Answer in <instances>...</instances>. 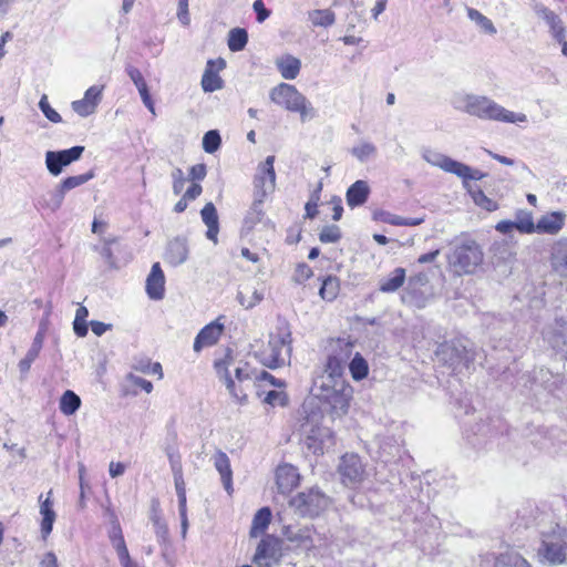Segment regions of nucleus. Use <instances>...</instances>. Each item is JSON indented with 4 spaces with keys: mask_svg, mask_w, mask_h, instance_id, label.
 I'll list each match as a JSON object with an SVG mask.
<instances>
[{
    "mask_svg": "<svg viewBox=\"0 0 567 567\" xmlns=\"http://www.w3.org/2000/svg\"><path fill=\"white\" fill-rule=\"evenodd\" d=\"M452 105L455 110L471 116L486 121H496L511 124L527 122V115L509 111L496 103L494 100L473 93H456L452 97Z\"/></svg>",
    "mask_w": 567,
    "mask_h": 567,
    "instance_id": "f257e3e1",
    "label": "nucleus"
},
{
    "mask_svg": "<svg viewBox=\"0 0 567 567\" xmlns=\"http://www.w3.org/2000/svg\"><path fill=\"white\" fill-rule=\"evenodd\" d=\"M301 415L300 432L307 449L313 454H323L324 450L333 445V433L329 427L322 426V412L310 400L303 403Z\"/></svg>",
    "mask_w": 567,
    "mask_h": 567,
    "instance_id": "f03ea898",
    "label": "nucleus"
},
{
    "mask_svg": "<svg viewBox=\"0 0 567 567\" xmlns=\"http://www.w3.org/2000/svg\"><path fill=\"white\" fill-rule=\"evenodd\" d=\"M316 398L326 405V411L332 420L341 419L348 414L353 399V388L346 380L337 383L315 385Z\"/></svg>",
    "mask_w": 567,
    "mask_h": 567,
    "instance_id": "7ed1b4c3",
    "label": "nucleus"
},
{
    "mask_svg": "<svg viewBox=\"0 0 567 567\" xmlns=\"http://www.w3.org/2000/svg\"><path fill=\"white\" fill-rule=\"evenodd\" d=\"M269 97L276 105L289 112L299 113L302 123L317 116V111L311 102L292 84L280 83L276 85L270 90Z\"/></svg>",
    "mask_w": 567,
    "mask_h": 567,
    "instance_id": "20e7f679",
    "label": "nucleus"
},
{
    "mask_svg": "<svg viewBox=\"0 0 567 567\" xmlns=\"http://www.w3.org/2000/svg\"><path fill=\"white\" fill-rule=\"evenodd\" d=\"M291 355V332L287 323H281L269 336L268 346L261 352V362L276 369L287 364Z\"/></svg>",
    "mask_w": 567,
    "mask_h": 567,
    "instance_id": "39448f33",
    "label": "nucleus"
},
{
    "mask_svg": "<svg viewBox=\"0 0 567 567\" xmlns=\"http://www.w3.org/2000/svg\"><path fill=\"white\" fill-rule=\"evenodd\" d=\"M483 259L484 254L474 240L456 245L447 255L449 266L460 276L474 274Z\"/></svg>",
    "mask_w": 567,
    "mask_h": 567,
    "instance_id": "423d86ee",
    "label": "nucleus"
},
{
    "mask_svg": "<svg viewBox=\"0 0 567 567\" xmlns=\"http://www.w3.org/2000/svg\"><path fill=\"white\" fill-rule=\"evenodd\" d=\"M284 535L290 544L306 554L322 555L328 548L327 536L319 533L313 526H288L285 528Z\"/></svg>",
    "mask_w": 567,
    "mask_h": 567,
    "instance_id": "0eeeda50",
    "label": "nucleus"
},
{
    "mask_svg": "<svg viewBox=\"0 0 567 567\" xmlns=\"http://www.w3.org/2000/svg\"><path fill=\"white\" fill-rule=\"evenodd\" d=\"M423 158L432 166H436L446 173L454 174L462 178L465 187H468V181H480L485 176L481 171L473 169L439 152L427 150L423 153Z\"/></svg>",
    "mask_w": 567,
    "mask_h": 567,
    "instance_id": "6e6552de",
    "label": "nucleus"
},
{
    "mask_svg": "<svg viewBox=\"0 0 567 567\" xmlns=\"http://www.w3.org/2000/svg\"><path fill=\"white\" fill-rule=\"evenodd\" d=\"M538 555L550 565H560L567 556V529L556 526L543 535Z\"/></svg>",
    "mask_w": 567,
    "mask_h": 567,
    "instance_id": "1a4fd4ad",
    "label": "nucleus"
},
{
    "mask_svg": "<svg viewBox=\"0 0 567 567\" xmlns=\"http://www.w3.org/2000/svg\"><path fill=\"white\" fill-rule=\"evenodd\" d=\"M330 505V498L318 488L298 493L289 501V506L302 517H316Z\"/></svg>",
    "mask_w": 567,
    "mask_h": 567,
    "instance_id": "9d476101",
    "label": "nucleus"
},
{
    "mask_svg": "<svg viewBox=\"0 0 567 567\" xmlns=\"http://www.w3.org/2000/svg\"><path fill=\"white\" fill-rule=\"evenodd\" d=\"M274 163L275 156L270 155L257 167L254 177V198H257L259 202H265L267 196L275 192L276 173Z\"/></svg>",
    "mask_w": 567,
    "mask_h": 567,
    "instance_id": "9b49d317",
    "label": "nucleus"
},
{
    "mask_svg": "<svg viewBox=\"0 0 567 567\" xmlns=\"http://www.w3.org/2000/svg\"><path fill=\"white\" fill-rule=\"evenodd\" d=\"M544 340L567 360V309L556 315L543 332Z\"/></svg>",
    "mask_w": 567,
    "mask_h": 567,
    "instance_id": "f8f14e48",
    "label": "nucleus"
},
{
    "mask_svg": "<svg viewBox=\"0 0 567 567\" xmlns=\"http://www.w3.org/2000/svg\"><path fill=\"white\" fill-rule=\"evenodd\" d=\"M171 468L174 477L175 489L178 498V513L181 518V534L185 539L188 530L186 484L179 460L171 457Z\"/></svg>",
    "mask_w": 567,
    "mask_h": 567,
    "instance_id": "ddd939ff",
    "label": "nucleus"
},
{
    "mask_svg": "<svg viewBox=\"0 0 567 567\" xmlns=\"http://www.w3.org/2000/svg\"><path fill=\"white\" fill-rule=\"evenodd\" d=\"M281 557V546L278 538L264 537L256 547L252 563L258 567H275Z\"/></svg>",
    "mask_w": 567,
    "mask_h": 567,
    "instance_id": "4468645a",
    "label": "nucleus"
},
{
    "mask_svg": "<svg viewBox=\"0 0 567 567\" xmlns=\"http://www.w3.org/2000/svg\"><path fill=\"white\" fill-rule=\"evenodd\" d=\"M84 152L83 146H73L64 151H48L45 153V165L50 174L58 176L64 166L78 161Z\"/></svg>",
    "mask_w": 567,
    "mask_h": 567,
    "instance_id": "2eb2a0df",
    "label": "nucleus"
},
{
    "mask_svg": "<svg viewBox=\"0 0 567 567\" xmlns=\"http://www.w3.org/2000/svg\"><path fill=\"white\" fill-rule=\"evenodd\" d=\"M339 473L346 485H355L361 483L365 477L364 467L357 454H346L342 456Z\"/></svg>",
    "mask_w": 567,
    "mask_h": 567,
    "instance_id": "dca6fc26",
    "label": "nucleus"
},
{
    "mask_svg": "<svg viewBox=\"0 0 567 567\" xmlns=\"http://www.w3.org/2000/svg\"><path fill=\"white\" fill-rule=\"evenodd\" d=\"M535 12L540 19L546 21L553 38L561 44V53L567 58L566 28L561 19L554 11L544 6H537Z\"/></svg>",
    "mask_w": 567,
    "mask_h": 567,
    "instance_id": "f3484780",
    "label": "nucleus"
},
{
    "mask_svg": "<svg viewBox=\"0 0 567 567\" xmlns=\"http://www.w3.org/2000/svg\"><path fill=\"white\" fill-rule=\"evenodd\" d=\"M234 365V359L230 351H227L224 359L215 362V369L218 377L224 381L229 394L238 402L246 400V394L236 381L231 378L229 369Z\"/></svg>",
    "mask_w": 567,
    "mask_h": 567,
    "instance_id": "a211bd4d",
    "label": "nucleus"
},
{
    "mask_svg": "<svg viewBox=\"0 0 567 567\" xmlns=\"http://www.w3.org/2000/svg\"><path fill=\"white\" fill-rule=\"evenodd\" d=\"M435 354L439 361L454 370L467 361L465 347L461 343H443L437 348Z\"/></svg>",
    "mask_w": 567,
    "mask_h": 567,
    "instance_id": "6ab92c4d",
    "label": "nucleus"
},
{
    "mask_svg": "<svg viewBox=\"0 0 567 567\" xmlns=\"http://www.w3.org/2000/svg\"><path fill=\"white\" fill-rule=\"evenodd\" d=\"M226 62L221 58L208 60L200 82L204 92H215L223 87L224 81L217 72L224 70Z\"/></svg>",
    "mask_w": 567,
    "mask_h": 567,
    "instance_id": "aec40b11",
    "label": "nucleus"
},
{
    "mask_svg": "<svg viewBox=\"0 0 567 567\" xmlns=\"http://www.w3.org/2000/svg\"><path fill=\"white\" fill-rule=\"evenodd\" d=\"M265 298V287L260 284H244L237 292V301L246 310L252 309Z\"/></svg>",
    "mask_w": 567,
    "mask_h": 567,
    "instance_id": "412c9836",
    "label": "nucleus"
},
{
    "mask_svg": "<svg viewBox=\"0 0 567 567\" xmlns=\"http://www.w3.org/2000/svg\"><path fill=\"white\" fill-rule=\"evenodd\" d=\"M300 480L297 467L291 464L279 465L276 470V485L281 494L290 493L298 486Z\"/></svg>",
    "mask_w": 567,
    "mask_h": 567,
    "instance_id": "4be33fe9",
    "label": "nucleus"
},
{
    "mask_svg": "<svg viewBox=\"0 0 567 567\" xmlns=\"http://www.w3.org/2000/svg\"><path fill=\"white\" fill-rule=\"evenodd\" d=\"M189 248L186 238L175 237L168 241L164 259L169 265L177 267L187 260Z\"/></svg>",
    "mask_w": 567,
    "mask_h": 567,
    "instance_id": "5701e85b",
    "label": "nucleus"
},
{
    "mask_svg": "<svg viewBox=\"0 0 567 567\" xmlns=\"http://www.w3.org/2000/svg\"><path fill=\"white\" fill-rule=\"evenodd\" d=\"M165 292V276L158 262H155L146 278V293L153 300H162Z\"/></svg>",
    "mask_w": 567,
    "mask_h": 567,
    "instance_id": "b1692460",
    "label": "nucleus"
},
{
    "mask_svg": "<svg viewBox=\"0 0 567 567\" xmlns=\"http://www.w3.org/2000/svg\"><path fill=\"white\" fill-rule=\"evenodd\" d=\"M213 464L216 468V471L220 475L221 483L224 485V488L226 492L231 495L234 488H233V471L230 467V460L227 456L226 453L221 451H217L212 456Z\"/></svg>",
    "mask_w": 567,
    "mask_h": 567,
    "instance_id": "393cba45",
    "label": "nucleus"
},
{
    "mask_svg": "<svg viewBox=\"0 0 567 567\" xmlns=\"http://www.w3.org/2000/svg\"><path fill=\"white\" fill-rule=\"evenodd\" d=\"M344 364L342 359L330 355L327 360L323 373L315 382V385H322V383L333 384L337 380H344L342 378Z\"/></svg>",
    "mask_w": 567,
    "mask_h": 567,
    "instance_id": "a878e982",
    "label": "nucleus"
},
{
    "mask_svg": "<svg viewBox=\"0 0 567 567\" xmlns=\"http://www.w3.org/2000/svg\"><path fill=\"white\" fill-rule=\"evenodd\" d=\"M566 214L553 212L542 216L536 224V233L556 235L565 225Z\"/></svg>",
    "mask_w": 567,
    "mask_h": 567,
    "instance_id": "bb28decb",
    "label": "nucleus"
},
{
    "mask_svg": "<svg viewBox=\"0 0 567 567\" xmlns=\"http://www.w3.org/2000/svg\"><path fill=\"white\" fill-rule=\"evenodd\" d=\"M223 332V326L218 323H210L204 327L194 341V350L199 352L205 347L215 344Z\"/></svg>",
    "mask_w": 567,
    "mask_h": 567,
    "instance_id": "cd10ccee",
    "label": "nucleus"
},
{
    "mask_svg": "<svg viewBox=\"0 0 567 567\" xmlns=\"http://www.w3.org/2000/svg\"><path fill=\"white\" fill-rule=\"evenodd\" d=\"M203 223L207 226L206 237L214 244L218 241L219 224L216 207L213 203H207L200 210Z\"/></svg>",
    "mask_w": 567,
    "mask_h": 567,
    "instance_id": "c85d7f7f",
    "label": "nucleus"
},
{
    "mask_svg": "<svg viewBox=\"0 0 567 567\" xmlns=\"http://www.w3.org/2000/svg\"><path fill=\"white\" fill-rule=\"evenodd\" d=\"M370 194V187L365 181H357L347 190V204L350 207L363 205Z\"/></svg>",
    "mask_w": 567,
    "mask_h": 567,
    "instance_id": "c756f323",
    "label": "nucleus"
},
{
    "mask_svg": "<svg viewBox=\"0 0 567 567\" xmlns=\"http://www.w3.org/2000/svg\"><path fill=\"white\" fill-rule=\"evenodd\" d=\"M276 66L284 79L293 80L300 72L301 61L293 55L286 54L276 60Z\"/></svg>",
    "mask_w": 567,
    "mask_h": 567,
    "instance_id": "7c9ffc66",
    "label": "nucleus"
},
{
    "mask_svg": "<svg viewBox=\"0 0 567 567\" xmlns=\"http://www.w3.org/2000/svg\"><path fill=\"white\" fill-rule=\"evenodd\" d=\"M126 71H127V74H128L130 79L133 81V83L137 87L138 93L141 95V99L143 101L144 105L153 114H155L154 103H153V101L151 99V95L148 93L147 84H146L142 73L140 72V70H137L136 68H133V66L127 68Z\"/></svg>",
    "mask_w": 567,
    "mask_h": 567,
    "instance_id": "2f4dec72",
    "label": "nucleus"
},
{
    "mask_svg": "<svg viewBox=\"0 0 567 567\" xmlns=\"http://www.w3.org/2000/svg\"><path fill=\"white\" fill-rule=\"evenodd\" d=\"M567 246L565 241H557L553 248V268L554 271L567 282V252L563 248Z\"/></svg>",
    "mask_w": 567,
    "mask_h": 567,
    "instance_id": "473e14b6",
    "label": "nucleus"
},
{
    "mask_svg": "<svg viewBox=\"0 0 567 567\" xmlns=\"http://www.w3.org/2000/svg\"><path fill=\"white\" fill-rule=\"evenodd\" d=\"M52 492L50 491L48 493V497L45 501L41 503L40 506V514L42 515V522H41V534L43 538H47L53 528V523L55 520V513L52 509V503L50 501V495Z\"/></svg>",
    "mask_w": 567,
    "mask_h": 567,
    "instance_id": "72a5a7b5",
    "label": "nucleus"
},
{
    "mask_svg": "<svg viewBox=\"0 0 567 567\" xmlns=\"http://www.w3.org/2000/svg\"><path fill=\"white\" fill-rule=\"evenodd\" d=\"M494 567H532L517 551L506 550L496 557Z\"/></svg>",
    "mask_w": 567,
    "mask_h": 567,
    "instance_id": "f704fd0d",
    "label": "nucleus"
},
{
    "mask_svg": "<svg viewBox=\"0 0 567 567\" xmlns=\"http://www.w3.org/2000/svg\"><path fill=\"white\" fill-rule=\"evenodd\" d=\"M405 281V270L395 268L388 277L380 281L379 289L382 292H394L403 286Z\"/></svg>",
    "mask_w": 567,
    "mask_h": 567,
    "instance_id": "c9c22d12",
    "label": "nucleus"
},
{
    "mask_svg": "<svg viewBox=\"0 0 567 567\" xmlns=\"http://www.w3.org/2000/svg\"><path fill=\"white\" fill-rule=\"evenodd\" d=\"M350 153L360 163H365V162L377 157L378 148L372 142L362 140L351 148Z\"/></svg>",
    "mask_w": 567,
    "mask_h": 567,
    "instance_id": "e433bc0d",
    "label": "nucleus"
},
{
    "mask_svg": "<svg viewBox=\"0 0 567 567\" xmlns=\"http://www.w3.org/2000/svg\"><path fill=\"white\" fill-rule=\"evenodd\" d=\"M271 520V511L268 507L260 508L254 516L250 529L251 537H258L268 528Z\"/></svg>",
    "mask_w": 567,
    "mask_h": 567,
    "instance_id": "4c0bfd02",
    "label": "nucleus"
},
{
    "mask_svg": "<svg viewBox=\"0 0 567 567\" xmlns=\"http://www.w3.org/2000/svg\"><path fill=\"white\" fill-rule=\"evenodd\" d=\"M308 19L313 27H330L336 22V14L329 9H317L308 12Z\"/></svg>",
    "mask_w": 567,
    "mask_h": 567,
    "instance_id": "58836bf2",
    "label": "nucleus"
},
{
    "mask_svg": "<svg viewBox=\"0 0 567 567\" xmlns=\"http://www.w3.org/2000/svg\"><path fill=\"white\" fill-rule=\"evenodd\" d=\"M349 371L354 381H361L368 377L369 364L359 352L350 361Z\"/></svg>",
    "mask_w": 567,
    "mask_h": 567,
    "instance_id": "ea45409f",
    "label": "nucleus"
},
{
    "mask_svg": "<svg viewBox=\"0 0 567 567\" xmlns=\"http://www.w3.org/2000/svg\"><path fill=\"white\" fill-rule=\"evenodd\" d=\"M81 405V399L73 391H65L60 399V410L64 415L74 414Z\"/></svg>",
    "mask_w": 567,
    "mask_h": 567,
    "instance_id": "a19ab883",
    "label": "nucleus"
},
{
    "mask_svg": "<svg viewBox=\"0 0 567 567\" xmlns=\"http://www.w3.org/2000/svg\"><path fill=\"white\" fill-rule=\"evenodd\" d=\"M340 291L339 279L334 276H328L321 285L319 295L323 300L332 301L337 298Z\"/></svg>",
    "mask_w": 567,
    "mask_h": 567,
    "instance_id": "79ce46f5",
    "label": "nucleus"
},
{
    "mask_svg": "<svg viewBox=\"0 0 567 567\" xmlns=\"http://www.w3.org/2000/svg\"><path fill=\"white\" fill-rule=\"evenodd\" d=\"M467 17L471 21H473L483 32L487 34H495L496 28L493 22L482 14L478 10L473 8H467Z\"/></svg>",
    "mask_w": 567,
    "mask_h": 567,
    "instance_id": "37998d69",
    "label": "nucleus"
},
{
    "mask_svg": "<svg viewBox=\"0 0 567 567\" xmlns=\"http://www.w3.org/2000/svg\"><path fill=\"white\" fill-rule=\"evenodd\" d=\"M248 41V34L245 29L235 28L228 34V48L233 52L241 51Z\"/></svg>",
    "mask_w": 567,
    "mask_h": 567,
    "instance_id": "c03bdc74",
    "label": "nucleus"
},
{
    "mask_svg": "<svg viewBox=\"0 0 567 567\" xmlns=\"http://www.w3.org/2000/svg\"><path fill=\"white\" fill-rule=\"evenodd\" d=\"M262 203L257 200V198H254V202L247 212V215L245 217V225L251 229L254 228L258 223H260L265 216V213L262 210Z\"/></svg>",
    "mask_w": 567,
    "mask_h": 567,
    "instance_id": "a18cd8bd",
    "label": "nucleus"
},
{
    "mask_svg": "<svg viewBox=\"0 0 567 567\" xmlns=\"http://www.w3.org/2000/svg\"><path fill=\"white\" fill-rule=\"evenodd\" d=\"M513 225H515V229L523 234H533L536 231V225L529 212H519Z\"/></svg>",
    "mask_w": 567,
    "mask_h": 567,
    "instance_id": "49530a36",
    "label": "nucleus"
},
{
    "mask_svg": "<svg viewBox=\"0 0 567 567\" xmlns=\"http://www.w3.org/2000/svg\"><path fill=\"white\" fill-rule=\"evenodd\" d=\"M381 220L393 226H416L424 221V218H404L402 216L382 213Z\"/></svg>",
    "mask_w": 567,
    "mask_h": 567,
    "instance_id": "de8ad7c7",
    "label": "nucleus"
},
{
    "mask_svg": "<svg viewBox=\"0 0 567 567\" xmlns=\"http://www.w3.org/2000/svg\"><path fill=\"white\" fill-rule=\"evenodd\" d=\"M93 177V173H86L82 175L76 176H70L65 179H63L58 186L62 189V192L66 193L75 187H79L83 184H85L87 181H90Z\"/></svg>",
    "mask_w": 567,
    "mask_h": 567,
    "instance_id": "09e8293b",
    "label": "nucleus"
},
{
    "mask_svg": "<svg viewBox=\"0 0 567 567\" xmlns=\"http://www.w3.org/2000/svg\"><path fill=\"white\" fill-rule=\"evenodd\" d=\"M468 192L477 206L486 209L487 212H494L497 209V203L492 198H488L481 189L468 188Z\"/></svg>",
    "mask_w": 567,
    "mask_h": 567,
    "instance_id": "8fccbe9b",
    "label": "nucleus"
},
{
    "mask_svg": "<svg viewBox=\"0 0 567 567\" xmlns=\"http://www.w3.org/2000/svg\"><path fill=\"white\" fill-rule=\"evenodd\" d=\"M109 538H110V542H111L114 550L118 549L123 546H126V543H125V539H124V536L122 533V528H121L120 523L115 516H113V519H112V527L109 530Z\"/></svg>",
    "mask_w": 567,
    "mask_h": 567,
    "instance_id": "3c124183",
    "label": "nucleus"
},
{
    "mask_svg": "<svg viewBox=\"0 0 567 567\" xmlns=\"http://www.w3.org/2000/svg\"><path fill=\"white\" fill-rule=\"evenodd\" d=\"M220 145V136L217 131H208L203 137V148L206 153H215Z\"/></svg>",
    "mask_w": 567,
    "mask_h": 567,
    "instance_id": "603ef678",
    "label": "nucleus"
},
{
    "mask_svg": "<svg viewBox=\"0 0 567 567\" xmlns=\"http://www.w3.org/2000/svg\"><path fill=\"white\" fill-rule=\"evenodd\" d=\"M39 107L44 114V116L52 123L62 122L61 115L50 105L48 101V96L45 94L42 95L39 102Z\"/></svg>",
    "mask_w": 567,
    "mask_h": 567,
    "instance_id": "864d4df0",
    "label": "nucleus"
},
{
    "mask_svg": "<svg viewBox=\"0 0 567 567\" xmlns=\"http://www.w3.org/2000/svg\"><path fill=\"white\" fill-rule=\"evenodd\" d=\"M150 518H151V520L153 523V526H154V529H155V534H156L158 540L164 542L166 539V537H167L168 529H167V525L165 524V522L159 516L157 509L153 511V513H152Z\"/></svg>",
    "mask_w": 567,
    "mask_h": 567,
    "instance_id": "5fc2aeb1",
    "label": "nucleus"
},
{
    "mask_svg": "<svg viewBox=\"0 0 567 567\" xmlns=\"http://www.w3.org/2000/svg\"><path fill=\"white\" fill-rule=\"evenodd\" d=\"M340 229L338 226H326L322 228L319 235V239L324 244H332L340 239Z\"/></svg>",
    "mask_w": 567,
    "mask_h": 567,
    "instance_id": "6e6d98bb",
    "label": "nucleus"
},
{
    "mask_svg": "<svg viewBox=\"0 0 567 567\" xmlns=\"http://www.w3.org/2000/svg\"><path fill=\"white\" fill-rule=\"evenodd\" d=\"M115 553L122 567H145L131 557L127 546L115 549Z\"/></svg>",
    "mask_w": 567,
    "mask_h": 567,
    "instance_id": "4d7b16f0",
    "label": "nucleus"
},
{
    "mask_svg": "<svg viewBox=\"0 0 567 567\" xmlns=\"http://www.w3.org/2000/svg\"><path fill=\"white\" fill-rule=\"evenodd\" d=\"M171 177H172L173 193L175 195H179L183 192L185 183H186V177L184 175V172L179 167H175L171 173Z\"/></svg>",
    "mask_w": 567,
    "mask_h": 567,
    "instance_id": "13d9d810",
    "label": "nucleus"
},
{
    "mask_svg": "<svg viewBox=\"0 0 567 567\" xmlns=\"http://www.w3.org/2000/svg\"><path fill=\"white\" fill-rule=\"evenodd\" d=\"M71 105H72L73 111L83 117L93 114L96 110L93 106V103H89L84 99L73 101Z\"/></svg>",
    "mask_w": 567,
    "mask_h": 567,
    "instance_id": "bf43d9fd",
    "label": "nucleus"
},
{
    "mask_svg": "<svg viewBox=\"0 0 567 567\" xmlns=\"http://www.w3.org/2000/svg\"><path fill=\"white\" fill-rule=\"evenodd\" d=\"M65 193L56 186V188L50 194L49 200L45 202V206L51 210L55 212L59 209L63 203Z\"/></svg>",
    "mask_w": 567,
    "mask_h": 567,
    "instance_id": "052dcab7",
    "label": "nucleus"
},
{
    "mask_svg": "<svg viewBox=\"0 0 567 567\" xmlns=\"http://www.w3.org/2000/svg\"><path fill=\"white\" fill-rule=\"evenodd\" d=\"M103 89L104 86L101 85V86H97V85H93L91 87H89L85 93H84V100L89 103H93V106L96 109L99 103L101 102L102 100V92H103Z\"/></svg>",
    "mask_w": 567,
    "mask_h": 567,
    "instance_id": "680f3d73",
    "label": "nucleus"
},
{
    "mask_svg": "<svg viewBox=\"0 0 567 567\" xmlns=\"http://www.w3.org/2000/svg\"><path fill=\"white\" fill-rule=\"evenodd\" d=\"M320 189H321V184L319 185L318 189L311 195V198L305 206L307 218H315L316 215L318 214L317 207H318V202L320 199V196H319Z\"/></svg>",
    "mask_w": 567,
    "mask_h": 567,
    "instance_id": "e2e57ef3",
    "label": "nucleus"
},
{
    "mask_svg": "<svg viewBox=\"0 0 567 567\" xmlns=\"http://www.w3.org/2000/svg\"><path fill=\"white\" fill-rule=\"evenodd\" d=\"M39 351L30 348L25 354V357L19 362V370L21 373L29 372L32 362L38 358Z\"/></svg>",
    "mask_w": 567,
    "mask_h": 567,
    "instance_id": "0e129e2a",
    "label": "nucleus"
},
{
    "mask_svg": "<svg viewBox=\"0 0 567 567\" xmlns=\"http://www.w3.org/2000/svg\"><path fill=\"white\" fill-rule=\"evenodd\" d=\"M126 380L131 384H133L135 386H140L141 389H143L146 393H151L153 391V384H152L151 381L145 380V379L141 378V377H137V375H135L133 373L127 374Z\"/></svg>",
    "mask_w": 567,
    "mask_h": 567,
    "instance_id": "69168bd1",
    "label": "nucleus"
},
{
    "mask_svg": "<svg viewBox=\"0 0 567 567\" xmlns=\"http://www.w3.org/2000/svg\"><path fill=\"white\" fill-rule=\"evenodd\" d=\"M177 18L183 25H188L190 23L188 0H178Z\"/></svg>",
    "mask_w": 567,
    "mask_h": 567,
    "instance_id": "338daca9",
    "label": "nucleus"
},
{
    "mask_svg": "<svg viewBox=\"0 0 567 567\" xmlns=\"http://www.w3.org/2000/svg\"><path fill=\"white\" fill-rule=\"evenodd\" d=\"M265 401L271 405H284L286 402V395L279 391H269Z\"/></svg>",
    "mask_w": 567,
    "mask_h": 567,
    "instance_id": "774afa93",
    "label": "nucleus"
}]
</instances>
